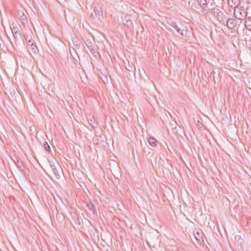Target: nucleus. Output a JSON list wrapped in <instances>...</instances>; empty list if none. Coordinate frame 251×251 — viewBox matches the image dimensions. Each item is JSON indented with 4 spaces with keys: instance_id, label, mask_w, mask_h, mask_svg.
<instances>
[{
    "instance_id": "obj_17",
    "label": "nucleus",
    "mask_w": 251,
    "mask_h": 251,
    "mask_svg": "<svg viewBox=\"0 0 251 251\" xmlns=\"http://www.w3.org/2000/svg\"><path fill=\"white\" fill-rule=\"evenodd\" d=\"M89 50H90V52H91L92 54H93L94 55V56H96V53L97 54H98V52H97L96 51V50H95V49H93V48H89Z\"/></svg>"
},
{
    "instance_id": "obj_9",
    "label": "nucleus",
    "mask_w": 251,
    "mask_h": 251,
    "mask_svg": "<svg viewBox=\"0 0 251 251\" xmlns=\"http://www.w3.org/2000/svg\"><path fill=\"white\" fill-rule=\"evenodd\" d=\"M27 48L30 53L32 52L34 54H37L38 52V49L35 43L34 44L33 46H27Z\"/></svg>"
},
{
    "instance_id": "obj_8",
    "label": "nucleus",
    "mask_w": 251,
    "mask_h": 251,
    "mask_svg": "<svg viewBox=\"0 0 251 251\" xmlns=\"http://www.w3.org/2000/svg\"><path fill=\"white\" fill-rule=\"evenodd\" d=\"M87 120L88 124L93 127L95 128L97 126V123L96 122L95 119L93 116L90 115L87 117Z\"/></svg>"
},
{
    "instance_id": "obj_13",
    "label": "nucleus",
    "mask_w": 251,
    "mask_h": 251,
    "mask_svg": "<svg viewBox=\"0 0 251 251\" xmlns=\"http://www.w3.org/2000/svg\"><path fill=\"white\" fill-rule=\"evenodd\" d=\"M245 25L250 30H251V16L248 17V22L245 21Z\"/></svg>"
},
{
    "instance_id": "obj_15",
    "label": "nucleus",
    "mask_w": 251,
    "mask_h": 251,
    "mask_svg": "<svg viewBox=\"0 0 251 251\" xmlns=\"http://www.w3.org/2000/svg\"><path fill=\"white\" fill-rule=\"evenodd\" d=\"M197 1L201 7L204 6L206 5V0H197Z\"/></svg>"
},
{
    "instance_id": "obj_4",
    "label": "nucleus",
    "mask_w": 251,
    "mask_h": 251,
    "mask_svg": "<svg viewBox=\"0 0 251 251\" xmlns=\"http://www.w3.org/2000/svg\"><path fill=\"white\" fill-rule=\"evenodd\" d=\"M49 163L55 178L59 179L60 175L59 171L60 170V167L58 166V169H57L52 161L49 160Z\"/></svg>"
},
{
    "instance_id": "obj_1",
    "label": "nucleus",
    "mask_w": 251,
    "mask_h": 251,
    "mask_svg": "<svg viewBox=\"0 0 251 251\" xmlns=\"http://www.w3.org/2000/svg\"><path fill=\"white\" fill-rule=\"evenodd\" d=\"M247 14L246 9L244 7L235 8L234 11L235 18L241 21L245 19Z\"/></svg>"
},
{
    "instance_id": "obj_14",
    "label": "nucleus",
    "mask_w": 251,
    "mask_h": 251,
    "mask_svg": "<svg viewBox=\"0 0 251 251\" xmlns=\"http://www.w3.org/2000/svg\"><path fill=\"white\" fill-rule=\"evenodd\" d=\"M87 207L90 210H92L93 213H95V211H96V209L94 203L89 202L87 204Z\"/></svg>"
},
{
    "instance_id": "obj_11",
    "label": "nucleus",
    "mask_w": 251,
    "mask_h": 251,
    "mask_svg": "<svg viewBox=\"0 0 251 251\" xmlns=\"http://www.w3.org/2000/svg\"><path fill=\"white\" fill-rule=\"evenodd\" d=\"M148 141L152 147H155L156 145L157 140L153 137H149Z\"/></svg>"
},
{
    "instance_id": "obj_3",
    "label": "nucleus",
    "mask_w": 251,
    "mask_h": 251,
    "mask_svg": "<svg viewBox=\"0 0 251 251\" xmlns=\"http://www.w3.org/2000/svg\"><path fill=\"white\" fill-rule=\"evenodd\" d=\"M172 27H173L179 33L184 35V32H186V28L183 26L181 24H176V23L171 22L169 23Z\"/></svg>"
},
{
    "instance_id": "obj_18",
    "label": "nucleus",
    "mask_w": 251,
    "mask_h": 251,
    "mask_svg": "<svg viewBox=\"0 0 251 251\" xmlns=\"http://www.w3.org/2000/svg\"><path fill=\"white\" fill-rule=\"evenodd\" d=\"M35 44V42L34 40H31V39H29L28 41H27V46H33V45Z\"/></svg>"
},
{
    "instance_id": "obj_6",
    "label": "nucleus",
    "mask_w": 251,
    "mask_h": 251,
    "mask_svg": "<svg viewBox=\"0 0 251 251\" xmlns=\"http://www.w3.org/2000/svg\"><path fill=\"white\" fill-rule=\"evenodd\" d=\"M237 25L236 20L232 18L228 19L226 22V25L229 29L234 28Z\"/></svg>"
},
{
    "instance_id": "obj_12",
    "label": "nucleus",
    "mask_w": 251,
    "mask_h": 251,
    "mask_svg": "<svg viewBox=\"0 0 251 251\" xmlns=\"http://www.w3.org/2000/svg\"><path fill=\"white\" fill-rule=\"evenodd\" d=\"M18 15L20 17V20L24 22L26 19V16L24 14L23 12H19L18 13Z\"/></svg>"
},
{
    "instance_id": "obj_7",
    "label": "nucleus",
    "mask_w": 251,
    "mask_h": 251,
    "mask_svg": "<svg viewBox=\"0 0 251 251\" xmlns=\"http://www.w3.org/2000/svg\"><path fill=\"white\" fill-rule=\"evenodd\" d=\"M124 25L128 27L129 28H133V23L131 21V20L128 17L126 16L124 20L123 21Z\"/></svg>"
},
{
    "instance_id": "obj_16",
    "label": "nucleus",
    "mask_w": 251,
    "mask_h": 251,
    "mask_svg": "<svg viewBox=\"0 0 251 251\" xmlns=\"http://www.w3.org/2000/svg\"><path fill=\"white\" fill-rule=\"evenodd\" d=\"M43 146H44V149H45V150L46 151H50V148L49 145L48 144V143L47 142H45L44 143Z\"/></svg>"
},
{
    "instance_id": "obj_10",
    "label": "nucleus",
    "mask_w": 251,
    "mask_h": 251,
    "mask_svg": "<svg viewBox=\"0 0 251 251\" xmlns=\"http://www.w3.org/2000/svg\"><path fill=\"white\" fill-rule=\"evenodd\" d=\"M94 12L96 15L99 16V18H103V10L101 9H94Z\"/></svg>"
},
{
    "instance_id": "obj_5",
    "label": "nucleus",
    "mask_w": 251,
    "mask_h": 251,
    "mask_svg": "<svg viewBox=\"0 0 251 251\" xmlns=\"http://www.w3.org/2000/svg\"><path fill=\"white\" fill-rule=\"evenodd\" d=\"M11 28L15 38H17L21 37L20 27L18 26L13 25Z\"/></svg>"
},
{
    "instance_id": "obj_19",
    "label": "nucleus",
    "mask_w": 251,
    "mask_h": 251,
    "mask_svg": "<svg viewBox=\"0 0 251 251\" xmlns=\"http://www.w3.org/2000/svg\"><path fill=\"white\" fill-rule=\"evenodd\" d=\"M250 50H251V45H250Z\"/></svg>"
},
{
    "instance_id": "obj_2",
    "label": "nucleus",
    "mask_w": 251,
    "mask_h": 251,
    "mask_svg": "<svg viewBox=\"0 0 251 251\" xmlns=\"http://www.w3.org/2000/svg\"><path fill=\"white\" fill-rule=\"evenodd\" d=\"M210 13L215 16L218 21L222 23L224 21L226 18L224 16L223 13L218 8H213L210 11Z\"/></svg>"
}]
</instances>
